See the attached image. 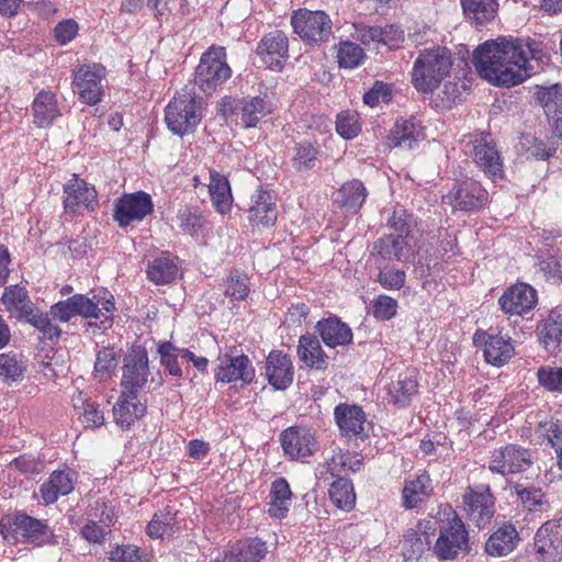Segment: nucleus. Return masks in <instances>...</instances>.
Returning a JSON list of instances; mask_svg holds the SVG:
<instances>
[{
  "label": "nucleus",
  "mask_w": 562,
  "mask_h": 562,
  "mask_svg": "<svg viewBox=\"0 0 562 562\" xmlns=\"http://www.w3.org/2000/svg\"><path fill=\"white\" fill-rule=\"evenodd\" d=\"M154 212V202L149 193L136 191L122 194L114 204L113 218L120 227L143 221Z\"/></svg>",
  "instance_id": "15"
},
{
  "label": "nucleus",
  "mask_w": 562,
  "mask_h": 562,
  "mask_svg": "<svg viewBox=\"0 0 562 562\" xmlns=\"http://www.w3.org/2000/svg\"><path fill=\"white\" fill-rule=\"evenodd\" d=\"M531 465V451L517 443H506L494 449L488 461V470L503 476L525 472Z\"/></svg>",
  "instance_id": "9"
},
{
  "label": "nucleus",
  "mask_w": 562,
  "mask_h": 562,
  "mask_svg": "<svg viewBox=\"0 0 562 562\" xmlns=\"http://www.w3.org/2000/svg\"><path fill=\"white\" fill-rule=\"evenodd\" d=\"M269 113H271V106L267 100L254 97L243 102L240 120L245 127H254Z\"/></svg>",
  "instance_id": "48"
},
{
  "label": "nucleus",
  "mask_w": 562,
  "mask_h": 562,
  "mask_svg": "<svg viewBox=\"0 0 562 562\" xmlns=\"http://www.w3.org/2000/svg\"><path fill=\"white\" fill-rule=\"evenodd\" d=\"M364 57L366 53L360 45L349 41L339 44L337 50L339 67L355 69L363 64Z\"/></svg>",
  "instance_id": "56"
},
{
  "label": "nucleus",
  "mask_w": 562,
  "mask_h": 562,
  "mask_svg": "<svg viewBox=\"0 0 562 562\" xmlns=\"http://www.w3.org/2000/svg\"><path fill=\"white\" fill-rule=\"evenodd\" d=\"M280 443L290 461L306 462L318 450L315 432L304 426H291L280 434Z\"/></svg>",
  "instance_id": "10"
},
{
  "label": "nucleus",
  "mask_w": 562,
  "mask_h": 562,
  "mask_svg": "<svg viewBox=\"0 0 562 562\" xmlns=\"http://www.w3.org/2000/svg\"><path fill=\"white\" fill-rule=\"evenodd\" d=\"M178 267L168 256L155 258L147 267V278L156 284H168L176 279Z\"/></svg>",
  "instance_id": "47"
},
{
  "label": "nucleus",
  "mask_w": 562,
  "mask_h": 562,
  "mask_svg": "<svg viewBox=\"0 0 562 562\" xmlns=\"http://www.w3.org/2000/svg\"><path fill=\"white\" fill-rule=\"evenodd\" d=\"M539 438L546 440L554 450L557 463L562 470V422L557 418H550L539 423L538 429Z\"/></svg>",
  "instance_id": "46"
},
{
  "label": "nucleus",
  "mask_w": 562,
  "mask_h": 562,
  "mask_svg": "<svg viewBox=\"0 0 562 562\" xmlns=\"http://www.w3.org/2000/svg\"><path fill=\"white\" fill-rule=\"evenodd\" d=\"M328 488L329 499L338 508L351 510L356 504V493L351 480L346 476H335Z\"/></svg>",
  "instance_id": "42"
},
{
  "label": "nucleus",
  "mask_w": 562,
  "mask_h": 562,
  "mask_svg": "<svg viewBox=\"0 0 562 562\" xmlns=\"http://www.w3.org/2000/svg\"><path fill=\"white\" fill-rule=\"evenodd\" d=\"M538 338L549 352L562 351V313L551 311L538 326Z\"/></svg>",
  "instance_id": "37"
},
{
  "label": "nucleus",
  "mask_w": 562,
  "mask_h": 562,
  "mask_svg": "<svg viewBox=\"0 0 562 562\" xmlns=\"http://www.w3.org/2000/svg\"><path fill=\"white\" fill-rule=\"evenodd\" d=\"M157 351L160 356V364L168 373L172 376L181 378L182 369L178 361V347L170 341H162L158 345Z\"/></svg>",
  "instance_id": "61"
},
{
  "label": "nucleus",
  "mask_w": 562,
  "mask_h": 562,
  "mask_svg": "<svg viewBox=\"0 0 562 562\" xmlns=\"http://www.w3.org/2000/svg\"><path fill=\"white\" fill-rule=\"evenodd\" d=\"M315 328L328 348L346 347L353 340L350 326L337 316L319 319Z\"/></svg>",
  "instance_id": "28"
},
{
  "label": "nucleus",
  "mask_w": 562,
  "mask_h": 562,
  "mask_svg": "<svg viewBox=\"0 0 562 562\" xmlns=\"http://www.w3.org/2000/svg\"><path fill=\"white\" fill-rule=\"evenodd\" d=\"M464 14L477 25H483L494 20L498 2L497 0H460Z\"/></svg>",
  "instance_id": "41"
},
{
  "label": "nucleus",
  "mask_w": 562,
  "mask_h": 562,
  "mask_svg": "<svg viewBox=\"0 0 562 562\" xmlns=\"http://www.w3.org/2000/svg\"><path fill=\"white\" fill-rule=\"evenodd\" d=\"M484 348L483 353L487 363L494 367L506 364L515 355V347L508 335L501 331L496 334L483 333Z\"/></svg>",
  "instance_id": "31"
},
{
  "label": "nucleus",
  "mask_w": 562,
  "mask_h": 562,
  "mask_svg": "<svg viewBox=\"0 0 562 562\" xmlns=\"http://www.w3.org/2000/svg\"><path fill=\"white\" fill-rule=\"evenodd\" d=\"M336 131L346 140L358 136L361 131L360 115L356 111H342L336 119Z\"/></svg>",
  "instance_id": "60"
},
{
  "label": "nucleus",
  "mask_w": 562,
  "mask_h": 562,
  "mask_svg": "<svg viewBox=\"0 0 562 562\" xmlns=\"http://www.w3.org/2000/svg\"><path fill=\"white\" fill-rule=\"evenodd\" d=\"M209 193L214 209L226 214L232 209L233 195L228 179L214 169H210Z\"/></svg>",
  "instance_id": "39"
},
{
  "label": "nucleus",
  "mask_w": 562,
  "mask_h": 562,
  "mask_svg": "<svg viewBox=\"0 0 562 562\" xmlns=\"http://www.w3.org/2000/svg\"><path fill=\"white\" fill-rule=\"evenodd\" d=\"M26 366L16 353H0V375L12 382L21 381Z\"/></svg>",
  "instance_id": "59"
},
{
  "label": "nucleus",
  "mask_w": 562,
  "mask_h": 562,
  "mask_svg": "<svg viewBox=\"0 0 562 562\" xmlns=\"http://www.w3.org/2000/svg\"><path fill=\"white\" fill-rule=\"evenodd\" d=\"M432 541L419 536L418 531L411 528L404 535L403 550L408 560L418 559L427 550L431 549Z\"/></svg>",
  "instance_id": "58"
},
{
  "label": "nucleus",
  "mask_w": 562,
  "mask_h": 562,
  "mask_svg": "<svg viewBox=\"0 0 562 562\" xmlns=\"http://www.w3.org/2000/svg\"><path fill=\"white\" fill-rule=\"evenodd\" d=\"M417 391V379L406 372L400 373L397 379L391 381L386 386L389 403L400 408L408 406Z\"/></svg>",
  "instance_id": "38"
},
{
  "label": "nucleus",
  "mask_w": 562,
  "mask_h": 562,
  "mask_svg": "<svg viewBox=\"0 0 562 562\" xmlns=\"http://www.w3.org/2000/svg\"><path fill=\"white\" fill-rule=\"evenodd\" d=\"M537 95L554 135L562 138V85L557 83L551 87L541 88Z\"/></svg>",
  "instance_id": "33"
},
{
  "label": "nucleus",
  "mask_w": 562,
  "mask_h": 562,
  "mask_svg": "<svg viewBox=\"0 0 562 562\" xmlns=\"http://www.w3.org/2000/svg\"><path fill=\"white\" fill-rule=\"evenodd\" d=\"M538 303L537 291L527 283L508 286L498 299L499 310L508 316H524Z\"/></svg>",
  "instance_id": "19"
},
{
  "label": "nucleus",
  "mask_w": 562,
  "mask_h": 562,
  "mask_svg": "<svg viewBox=\"0 0 562 562\" xmlns=\"http://www.w3.org/2000/svg\"><path fill=\"white\" fill-rule=\"evenodd\" d=\"M232 75L226 61V52L222 46H211L202 54L195 69L194 82L204 92L210 93L224 83Z\"/></svg>",
  "instance_id": "5"
},
{
  "label": "nucleus",
  "mask_w": 562,
  "mask_h": 562,
  "mask_svg": "<svg viewBox=\"0 0 562 562\" xmlns=\"http://www.w3.org/2000/svg\"><path fill=\"white\" fill-rule=\"evenodd\" d=\"M147 413V405L142 402L138 394L121 391L117 402L113 406L115 424L123 430L131 429Z\"/></svg>",
  "instance_id": "24"
},
{
  "label": "nucleus",
  "mask_w": 562,
  "mask_h": 562,
  "mask_svg": "<svg viewBox=\"0 0 562 562\" xmlns=\"http://www.w3.org/2000/svg\"><path fill=\"white\" fill-rule=\"evenodd\" d=\"M393 97L392 85L375 80L372 87L363 93L362 101L370 108H376L382 103H389Z\"/></svg>",
  "instance_id": "62"
},
{
  "label": "nucleus",
  "mask_w": 562,
  "mask_h": 562,
  "mask_svg": "<svg viewBox=\"0 0 562 562\" xmlns=\"http://www.w3.org/2000/svg\"><path fill=\"white\" fill-rule=\"evenodd\" d=\"M32 111L33 122L38 127L49 126L61 114L56 94L46 90L36 94L32 103Z\"/></svg>",
  "instance_id": "36"
},
{
  "label": "nucleus",
  "mask_w": 562,
  "mask_h": 562,
  "mask_svg": "<svg viewBox=\"0 0 562 562\" xmlns=\"http://www.w3.org/2000/svg\"><path fill=\"white\" fill-rule=\"evenodd\" d=\"M513 490L521 504L529 512L541 510L542 506L547 504L546 494L540 487L525 486L524 484L516 483Z\"/></svg>",
  "instance_id": "57"
},
{
  "label": "nucleus",
  "mask_w": 562,
  "mask_h": 562,
  "mask_svg": "<svg viewBox=\"0 0 562 562\" xmlns=\"http://www.w3.org/2000/svg\"><path fill=\"white\" fill-rule=\"evenodd\" d=\"M248 220L254 226L262 225L270 227L274 225L278 211L271 193L265 189H258L251 196Z\"/></svg>",
  "instance_id": "32"
},
{
  "label": "nucleus",
  "mask_w": 562,
  "mask_h": 562,
  "mask_svg": "<svg viewBox=\"0 0 562 562\" xmlns=\"http://www.w3.org/2000/svg\"><path fill=\"white\" fill-rule=\"evenodd\" d=\"M64 210L77 214L80 210H93L97 203V191L76 173L64 184Z\"/></svg>",
  "instance_id": "22"
},
{
  "label": "nucleus",
  "mask_w": 562,
  "mask_h": 562,
  "mask_svg": "<svg viewBox=\"0 0 562 562\" xmlns=\"http://www.w3.org/2000/svg\"><path fill=\"white\" fill-rule=\"evenodd\" d=\"M250 292L249 277L239 270H232L225 281L224 295L231 301H244Z\"/></svg>",
  "instance_id": "52"
},
{
  "label": "nucleus",
  "mask_w": 562,
  "mask_h": 562,
  "mask_svg": "<svg viewBox=\"0 0 562 562\" xmlns=\"http://www.w3.org/2000/svg\"><path fill=\"white\" fill-rule=\"evenodd\" d=\"M299 360L310 370L326 371L329 357L324 351L319 339L310 333L301 335L296 346Z\"/></svg>",
  "instance_id": "27"
},
{
  "label": "nucleus",
  "mask_w": 562,
  "mask_h": 562,
  "mask_svg": "<svg viewBox=\"0 0 562 562\" xmlns=\"http://www.w3.org/2000/svg\"><path fill=\"white\" fill-rule=\"evenodd\" d=\"M47 529L44 521L24 513L7 515L0 520V533L10 543L42 541Z\"/></svg>",
  "instance_id": "6"
},
{
  "label": "nucleus",
  "mask_w": 562,
  "mask_h": 562,
  "mask_svg": "<svg viewBox=\"0 0 562 562\" xmlns=\"http://www.w3.org/2000/svg\"><path fill=\"white\" fill-rule=\"evenodd\" d=\"M453 65L451 52L445 46H432L422 50L414 60L412 83L418 92H434L449 77Z\"/></svg>",
  "instance_id": "2"
},
{
  "label": "nucleus",
  "mask_w": 562,
  "mask_h": 562,
  "mask_svg": "<svg viewBox=\"0 0 562 562\" xmlns=\"http://www.w3.org/2000/svg\"><path fill=\"white\" fill-rule=\"evenodd\" d=\"M294 32L307 44L328 41L333 33V22L324 11L299 10L291 18Z\"/></svg>",
  "instance_id": "7"
},
{
  "label": "nucleus",
  "mask_w": 562,
  "mask_h": 562,
  "mask_svg": "<svg viewBox=\"0 0 562 562\" xmlns=\"http://www.w3.org/2000/svg\"><path fill=\"white\" fill-rule=\"evenodd\" d=\"M1 302L7 312L20 322H25L37 308L32 302L26 288L20 284L5 286Z\"/></svg>",
  "instance_id": "30"
},
{
  "label": "nucleus",
  "mask_w": 562,
  "mask_h": 562,
  "mask_svg": "<svg viewBox=\"0 0 562 562\" xmlns=\"http://www.w3.org/2000/svg\"><path fill=\"white\" fill-rule=\"evenodd\" d=\"M415 226L416 222L413 214L405 209H395L386 222L390 233H394L395 236H402L403 239H408L409 241Z\"/></svg>",
  "instance_id": "53"
},
{
  "label": "nucleus",
  "mask_w": 562,
  "mask_h": 562,
  "mask_svg": "<svg viewBox=\"0 0 562 562\" xmlns=\"http://www.w3.org/2000/svg\"><path fill=\"white\" fill-rule=\"evenodd\" d=\"M462 503L468 519L477 528L487 526L495 515V497L488 485L467 487Z\"/></svg>",
  "instance_id": "11"
},
{
  "label": "nucleus",
  "mask_w": 562,
  "mask_h": 562,
  "mask_svg": "<svg viewBox=\"0 0 562 562\" xmlns=\"http://www.w3.org/2000/svg\"><path fill=\"white\" fill-rule=\"evenodd\" d=\"M367 194L363 183L358 179H352L340 187L337 202L340 206L358 213L367 199Z\"/></svg>",
  "instance_id": "43"
},
{
  "label": "nucleus",
  "mask_w": 562,
  "mask_h": 562,
  "mask_svg": "<svg viewBox=\"0 0 562 562\" xmlns=\"http://www.w3.org/2000/svg\"><path fill=\"white\" fill-rule=\"evenodd\" d=\"M177 515L171 510H159L155 513L146 526V533L151 539H159L172 536L177 528Z\"/></svg>",
  "instance_id": "45"
},
{
  "label": "nucleus",
  "mask_w": 562,
  "mask_h": 562,
  "mask_svg": "<svg viewBox=\"0 0 562 562\" xmlns=\"http://www.w3.org/2000/svg\"><path fill=\"white\" fill-rule=\"evenodd\" d=\"M391 133L392 140H420L426 137L425 126L414 116L398 119Z\"/></svg>",
  "instance_id": "49"
},
{
  "label": "nucleus",
  "mask_w": 562,
  "mask_h": 562,
  "mask_svg": "<svg viewBox=\"0 0 562 562\" xmlns=\"http://www.w3.org/2000/svg\"><path fill=\"white\" fill-rule=\"evenodd\" d=\"M268 554L267 542L258 537L239 540L223 562H261Z\"/></svg>",
  "instance_id": "35"
},
{
  "label": "nucleus",
  "mask_w": 562,
  "mask_h": 562,
  "mask_svg": "<svg viewBox=\"0 0 562 562\" xmlns=\"http://www.w3.org/2000/svg\"><path fill=\"white\" fill-rule=\"evenodd\" d=\"M496 143H477L474 146V161L483 173L493 181L505 177L504 159L495 146Z\"/></svg>",
  "instance_id": "29"
},
{
  "label": "nucleus",
  "mask_w": 562,
  "mask_h": 562,
  "mask_svg": "<svg viewBox=\"0 0 562 562\" xmlns=\"http://www.w3.org/2000/svg\"><path fill=\"white\" fill-rule=\"evenodd\" d=\"M364 468V458L361 453L341 448L331 451L318 469V479L327 481L335 476H346L360 472Z\"/></svg>",
  "instance_id": "18"
},
{
  "label": "nucleus",
  "mask_w": 562,
  "mask_h": 562,
  "mask_svg": "<svg viewBox=\"0 0 562 562\" xmlns=\"http://www.w3.org/2000/svg\"><path fill=\"white\" fill-rule=\"evenodd\" d=\"M256 53L269 69L281 70L289 57L288 36L279 30L269 32L258 43Z\"/></svg>",
  "instance_id": "20"
},
{
  "label": "nucleus",
  "mask_w": 562,
  "mask_h": 562,
  "mask_svg": "<svg viewBox=\"0 0 562 562\" xmlns=\"http://www.w3.org/2000/svg\"><path fill=\"white\" fill-rule=\"evenodd\" d=\"M76 315L85 318L100 319V327L106 329L112 326L115 310L114 297L105 289L94 293L92 297L83 294L71 296Z\"/></svg>",
  "instance_id": "12"
},
{
  "label": "nucleus",
  "mask_w": 562,
  "mask_h": 562,
  "mask_svg": "<svg viewBox=\"0 0 562 562\" xmlns=\"http://www.w3.org/2000/svg\"><path fill=\"white\" fill-rule=\"evenodd\" d=\"M434 492L432 480L426 470H419L414 477L405 481L402 490V506L405 509L416 508L428 501Z\"/></svg>",
  "instance_id": "26"
},
{
  "label": "nucleus",
  "mask_w": 562,
  "mask_h": 562,
  "mask_svg": "<svg viewBox=\"0 0 562 562\" xmlns=\"http://www.w3.org/2000/svg\"><path fill=\"white\" fill-rule=\"evenodd\" d=\"M439 536L432 551L439 560H453L469 547L468 529L450 504L438 507Z\"/></svg>",
  "instance_id": "3"
},
{
  "label": "nucleus",
  "mask_w": 562,
  "mask_h": 562,
  "mask_svg": "<svg viewBox=\"0 0 562 562\" xmlns=\"http://www.w3.org/2000/svg\"><path fill=\"white\" fill-rule=\"evenodd\" d=\"M443 200H447L453 212L474 213L487 204L488 192L479 181L467 179L454 184Z\"/></svg>",
  "instance_id": "14"
},
{
  "label": "nucleus",
  "mask_w": 562,
  "mask_h": 562,
  "mask_svg": "<svg viewBox=\"0 0 562 562\" xmlns=\"http://www.w3.org/2000/svg\"><path fill=\"white\" fill-rule=\"evenodd\" d=\"M538 562H562V517L544 521L533 536Z\"/></svg>",
  "instance_id": "13"
},
{
  "label": "nucleus",
  "mask_w": 562,
  "mask_h": 562,
  "mask_svg": "<svg viewBox=\"0 0 562 562\" xmlns=\"http://www.w3.org/2000/svg\"><path fill=\"white\" fill-rule=\"evenodd\" d=\"M293 494L290 484L284 477H278L271 483L268 503V514L276 519L286 517Z\"/></svg>",
  "instance_id": "40"
},
{
  "label": "nucleus",
  "mask_w": 562,
  "mask_h": 562,
  "mask_svg": "<svg viewBox=\"0 0 562 562\" xmlns=\"http://www.w3.org/2000/svg\"><path fill=\"white\" fill-rule=\"evenodd\" d=\"M409 247L411 244L408 239H403L402 236H395L394 233H389L374 243L373 250L384 260L400 261L404 251L409 249Z\"/></svg>",
  "instance_id": "44"
},
{
  "label": "nucleus",
  "mask_w": 562,
  "mask_h": 562,
  "mask_svg": "<svg viewBox=\"0 0 562 562\" xmlns=\"http://www.w3.org/2000/svg\"><path fill=\"white\" fill-rule=\"evenodd\" d=\"M334 418L341 436L360 439L368 437L367 416L361 406L340 403L334 409Z\"/></svg>",
  "instance_id": "23"
},
{
  "label": "nucleus",
  "mask_w": 562,
  "mask_h": 562,
  "mask_svg": "<svg viewBox=\"0 0 562 562\" xmlns=\"http://www.w3.org/2000/svg\"><path fill=\"white\" fill-rule=\"evenodd\" d=\"M520 542L516 526L509 521L498 525L487 538L484 551L488 557L502 558L512 553Z\"/></svg>",
  "instance_id": "25"
},
{
  "label": "nucleus",
  "mask_w": 562,
  "mask_h": 562,
  "mask_svg": "<svg viewBox=\"0 0 562 562\" xmlns=\"http://www.w3.org/2000/svg\"><path fill=\"white\" fill-rule=\"evenodd\" d=\"M363 37L389 46L390 48L397 47L404 41V32L396 25H386L384 27L371 26L369 27Z\"/></svg>",
  "instance_id": "54"
},
{
  "label": "nucleus",
  "mask_w": 562,
  "mask_h": 562,
  "mask_svg": "<svg viewBox=\"0 0 562 562\" xmlns=\"http://www.w3.org/2000/svg\"><path fill=\"white\" fill-rule=\"evenodd\" d=\"M76 474L69 469L53 471L41 487V496L45 504H54L59 496L68 495L74 491Z\"/></svg>",
  "instance_id": "34"
},
{
  "label": "nucleus",
  "mask_w": 562,
  "mask_h": 562,
  "mask_svg": "<svg viewBox=\"0 0 562 562\" xmlns=\"http://www.w3.org/2000/svg\"><path fill=\"white\" fill-rule=\"evenodd\" d=\"M542 56L536 42L498 37L479 45L472 63L479 76L491 85L513 87L536 72L529 59L541 60Z\"/></svg>",
  "instance_id": "1"
},
{
  "label": "nucleus",
  "mask_w": 562,
  "mask_h": 562,
  "mask_svg": "<svg viewBox=\"0 0 562 562\" xmlns=\"http://www.w3.org/2000/svg\"><path fill=\"white\" fill-rule=\"evenodd\" d=\"M119 359L113 347H103L98 351L93 375L100 382L110 380L117 367Z\"/></svg>",
  "instance_id": "51"
},
{
  "label": "nucleus",
  "mask_w": 562,
  "mask_h": 562,
  "mask_svg": "<svg viewBox=\"0 0 562 562\" xmlns=\"http://www.w3.org/2000/svg\"><path fill=\"white\" fill-rule=\"evenodd\" d=\"M202 99L191 90L183 89L166 108V123L173 134L183 136L193 131L201 121Z\"/></svg>",
  "instance_id": "4"
},
{
  "label": "nucleus",
  "mask_w": 562,
  "mask_h": 562,
  "mask_svg": "<svg viewBox=\"0 0 562 562\" xmlns=\"http://www.w3.org/2000/svg\"><path fill=\"white\" fill-rule=\"evenodd\" d=\"M537 379L544 390L562 393V367L542 366L537 371Z\"/></svg>",
  "instance_id": "63"
},
{
  "label": "nucleus",
  "mask_w": 562,
  "mask_h": 562,
  "mask_svg": "<svg viewBox=\"0 0 562 562\" xmlns=\"http://www.w3.org/2000/svg\"><path fill=\"white\" fill-rule=\"evenodd\" d=\"M265 376L277 391H284L294 381V366L290 355L280 349L271 350L265 363Z\"/></svg>",
  "instance_id": "21"
},
{
  "label": "nucleus",
  "mask_w": 562,
  "mask_h": 562,
  "mask_svg": "<svg viewBox=\"0 0 562 562\" xmlns=\"http://www.w3.org/2000/svg\"><path fill=\"white\" fill-rule=\"evenodd\" d=\"M317 156L318 149L313 143H297L292 158L293 167L297 171L312 169L315 166Z\"/></svg>",
  "instance_id": "64"
},
{
  "label": "nucleus",
  "mask_w": 562,
  "mask_h": 562,
  "mask_svg": "<svg viewBox=\"0 0 562 562\" xmlns=\"http://www.w3.org/2000/svg\"><path fill=\"white\" fill-rule=\"evenodd\" d=\"M220 363L214 370V378L222 383L251 384L256 378V370L248 356L241 353L232 356L225 353L218 359Z\"/></svg>",
  "instance_id": "17"
},
{
  "label": "nucleus",
  "mask_w": 562,
  "mask_h": 562,
  "mask_svg": "<svg viewBox=\"0 0 562 562\" xmlns=\"http://www.w3.org/2000/svg\"><path fill=\"white\" fill-rule=\"evenodd\" d=\"M149 375L148 353L144 347L133 348L124 358L121 391L138 394Z\"/></svg>",
  "instance_id": "16"
},
{
  "label": "nucleus",
  "mask_w": 562,
  "mask_h": 562,
  "mask_svg": "<svg viewBox=\"0 0 562 562\" xmlns=\"http://www.w3.org/2000/svg\"><path fill=\"white\" fill-rule=\"evenodd\" d=\"M49 315L48 313L41 312L37 307L24 323L35 327L42 334L43 339L56 344L60 338L61 329L53 324Z\"/></svg>",
  "instance_id": "55"
},
{
  "label": "nucleus",
  "mask_w": 562,
  "mask_h": 562,
  "mask_svg": "<svg viewBox=\"0 0 562 562\" xmlns=\"http://www.w3.org/2000/svg\"><path fill=\"white\" fill-rule=\"evenodd\" d=\"M72 85L82 103L95 105L104 94L105 68L95 63L81 65L74 70Z\"/></svg>",
  "instance_id": "8"
},
{
  "label": "nucleus",
  "mask_w": 562,
  "mask_h": 562,
  "mask_svg": "<svg viewBox=\"0 0 562 562\" xmlns=\"http://www.w3.org/2000/svg\"><path fill=\"white\" fill-rule=\"evenodd\" d=\"M179 227L183 233L199 238L207 226V220L198 211L191 207H183L178 211Z\"/></svg>",
  "instance_id": "50"
}]
</instances>
